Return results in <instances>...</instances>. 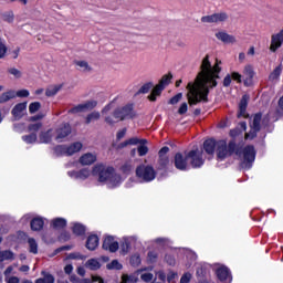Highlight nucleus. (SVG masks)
I'll list each match as a JSON object with an SVG mask.
<instances>
[{"instance_id":"1","label":"nucleus","mask_w":283,"mask_h":283,"mask_svg":"<svg viewBox=\"0 0 283 283\" xmlns=\"http://www.w3.org/2000/svg\"><path fill=\"white\" fill-rule=\"evenodd\" d=\"M220 63L221 61L216 62L213 66H211V62L209 61V55H206L200 65V72L198 73L195 83H188L187 85V98L189 105H198L201 101L207 103L209 98V88L216 87L218 82L216 78H220L218 74H220Z\"/></svg>"},{"instance_id":"2","label":"nucleus","mask_w":283,"mask_h":283,"mask_svg":"<svg viewBox=\"0 0 283 283\" xmlns=\"http://www.w3.org/2000/svg\"><path fill=\"white\" fill-rule=\"evenodd\" d=\"M92 174L98 177V182H107L112 188L118 187L123 182L120 175L116 174L112 166L97 164L93 167Z\"/></svg>"},{"instance_id":"3","label":"nucleus","mask_w":283,"mask_h":283,"mask_svg":"<svg viewBox=\"0 0 283 283\" xmlns=\"http://www.w3.org/2000/svg\"><path fill=\"white\" fill-rule=\"evenodd\" d=\"M189 160L190 165L195 168L202 167L205 163V160H202V155H200L198 150H190L189 153H185V155H182L181 153H177L175 155L176 169L185 171L187 167H189Z\"/></svg>"},{"instance_id":"4","label":"nucleus","mask_w":283,"mask_h":283,"mask_svg":"<svg viewBox=\"0 0 283 283\" xmlns=\"http://www.w3.org/2000/svg\"><path fill=\"white\" fill-rule=\"evenodd\" d=\"M235 151V143L230 142L227 146L226 140L217 142V158L218 160H224V158H229Z\"/></svg>"},{"instance_id":"5","label":"nucleus","mask_w":283,"mask_h":283,"mask_svg":"<svg viewBox=\"0 0 283 283\" xmlns=\"http://www.w3.org/2000/svg\"><path fill=\"white\" fill-rule=\"evenodd\" d=\"M136 176L144 182H151L156 179V170L151 166L140 165L136 168Z\"/></svg>"},{"instance_id":"6","label":"nucleus","mask_w":283,"mask_h":283,"mask_svg":"<svg viewBox=\"0 0 283 283\" xmlns=\"http://www.w3.org/2000/svg\"><path fill=\"white\" fill-rule=\"evenodd\" d=\"M55 143H65L70 134H72V126L69 123H63L53 129Z\"/></svg>"},{"instance_id":"7","label":"nucleus","mask_w":283,"mask_h":283,"mask_svg":"<svg viewBox=\"0 0 283 283\" xmlns=\"http://www.w3.org/2000/svg\"><path fill=\"white\" fill-rule=\"evenodd\" d=\"M227 21H229V13L224 11L201 17V23H214L218 25L220 23H227Z\"/></svg>"},{"instance_id":"8","label":"nucleus","mask_w":283,"mask_h":283,"mask_svg":"<svg viewBox=\"0 0 283 283\" xmlns=\"http://www.w3.org/2000/svg\"><path fill=\"white\" fill-rule=\"evenodd\" d=\"M261 123H262V113H256L253 116L252 123H250L251 130L245 134L247 140L249 139L253 140V138L258 136V132L262 129Z\"/></svg>"},{"instance_id":"9","label":"nucleus","mask_w":283,"mask_h":283,"mask_svg":"<svg viewBox=\"0 0 283 283\" xmlns=\"http://www.w3.org/2000/svg\"><path fill=\"white\" fill-rule=\"evenodd\" d=\"M255 160V148L248 146L243 149V160L241 163L242 169H251Z\"/></svg>"},{"instance_id":"10","label":"nucleus","mask_w":283,"mask_h":283,"mask_svg":"<svg viewBox=\"0 0 283 283\" xmlns=\"http://www.w3.org/2000/svg\"><path fill=\"white\" fill-rule=\"evenodd\" d=\"M136 113H134V107L132 105L124 106L123 108H117L114 111L115 120H125L126 118H134Z\"/></svg>"},{"instance_id":"11","label":"nucleus","mask_w":283,"mask_h":283,"mask_svg":"<svg viewBox=\"0 0 283 283\" xmlns=\"http://www.w3.org/2000/svg\"><path fill=\"white\" fill-rule=\"evenodd\" d=\"M98 105V102L92 99L84 104H80L69 111V114H80L81 112H92Z\"/></svg>"},{"instance_id":"12","label":"nucleus","mask_w":283,"mask_h":283,"mask_svg":"<svg viewBox=\"0 0 283 283\" xmlns=\"http://www.w3.org/2000/svg\"><path fill=\"white\" fill-rule=\"evenodd\" d=\"M102 247L105 251H109L111 253H116V251H118V243L112 235H108L104 239Z\"/></svg>"},{"instance_id":"13","label":"nucleus","mask_w":283,"mask_h":283,"mask_svg":"<svg viewBox=\"0 0 283 283\" xmlns=\"http://www.w3.org/2000/svg\"><path fill=\"white\" fill-rule=\"evenodd\" d=\"M28 109V102H22L17 104L12 111L11 114L13 116V118H15V120H21V118H23V112Z\"/></svg>"},{"instance_id":"14","label":"nucleus","mask_w":283,"mask_h":283,"mask_svg":"<svg viewBox=\"0 0 283 283\" xmlns=\"http://www.w3.org/2000/svg\"><path fill=\"white\" fill-rule=\"evenodd\" d=\"M214 36L216 39H218V41H221L222 43H226V44L238 43V40L233 35L224 31L217 32Z\"/></svg>"},{"instance_id":"15","label":"nucleus","mask_w":283,"mask_h":283,"mask_svg":"<svg viewBox=\"0 0 283 283\" xmlns=\"http://www.w3.org/2000/svg\"><path fill=\"white\" fill-rule=\"evenodd\" d=\"M283 43V29L277 33L272 35V41L270 45L271 52H275L279 48H282Z\"/></svg>"},{"instance_id":"16","label":"nucleus","mask_w":283,"mask_h":283,"mask_svg":"<svg viewBox=\"0 0 283 283\" xmlns=\"http://www.w3.org/2000/svg\"><path fill=\"white\" fill-rule=\"evenodd\" d=\"M253 76H255L253 66L251 64L245 65L243 69L244 85H251V81H253Z\"/></svg>"},{"instance_id":"17","label":"nucleus","mask_w":283,"mask_h":283,"mask_svg":"<svg viewBox=\"0 0 283 283\" xmlns=\"http://www.w3.org/2000/svg\"><path fill=\"white\" fill-rule=\"evenodd\" d=\"M96 154L95 153H86L80 157V164H82L84 167L94 165L96 163Z\"/></svg>"},{"instance_id":"18","label":"nucleus","mask_w":283,"mask_h":283,"mask_svg":"<svg viewBox=\"0 0 283 283\" xmlns=\"http://www.w3.org/2000/svg\"><path fill=\"white\" fill-rule=\"evenodd\" d=\"M52 138H54V129L52 128L41 132L39 135L40 143H43L45 145L52 143Z\"/></svg>"},{"instance_id":"19","label":"nucleus","mask_w":283,"mask_h":283,"mask_svg":"<svg viewBox=\"0 0 283 283\" xmlns=\"http://www.w3.org/2000/svg\"><path fill=\"white\" fill-rule=\"evenodd\" d=\"M83 149V143L75 142L69 146H66V156H74V154H78Z\"/></svg>"},{"instance_id":"20","label":"nucleus","mask_w":283,"mask_h":283,"mask_svg":"<svg viewBox=\"0 0 283 283\" xmlns=\"http://www.w3.org/2000/svg\"><path fill=\"white\" fill-rule=\"evenodd\" d=\"M14 98H17V91L14 90L6 91L0 95V104L3 105L4 103H8L9 101H12Z\"/></svg>"},{"instance_id":"21","label":"nucleus","mask_w":283,"mask_h":283,"mask_svg":"<svg viewBox=\"0 0 283 283\" xmlns=\"http://www.w3.org/2000/svg\"><path fill=\"white\" fill-rule=\"evenodd\" d=\"M249 105V96L243 95L241 98V102L239 104V114L238 116H242L243 118H247V106Z\"/></svg>"},{"instance_id":"22","label":"nucleus","mask_w":283,"mask_h":283,"mask_svg":"<svg viewBox=\"0 0 283 283\" xmlns=\"http://www.w3.org/2000/svg\"><path fill=\"white\" fill-rule=\"evenodd\" d=\"M218 143H216V140L213 139H207L203 143V149L206 153L209 154V156H213V151H216Z\"/></svg>"},{"instance_id":"23","label":"nucleus","mask_w":283,"mask_h":283,"mask_svg":"<svg viewBox=\"0 0 283 283\" xmlns=\"http://www.w3.org/2000/svg\"><path fill=\"white\" fill-rule=\"evenodd\" d=\"M217 277L221 281L224 282L226 280H229L231 277V274L229 273V269L226 266H221L217 270Z\"/></svg>"},{"instance_id":"24","label":"nucleus","mask_w":283,"mask_h":283,"mask_svg":"<svg viewBox=\"0 0 283 283\" xmlns=\"http://www.w3.org/2000/svg\"><path fill=\"white\" fill-rule=\"evenodd\" d=\"M96 247H98V237L97 235L88 237L86 241V249H88V251H94Z\"/></svg>"},{"instance_id":"25","label":"nucleus","mask_w":283,"mask_h":283,"mask_svg":"<svg viewBox=\"0 0 283 283\" xmlns=\"http://www.w3.org/2000/svg\"><path fill=\"white\" fill-rule=\"evenodd\" d=\"M94 120H101V113L98 111H93L85 117V125H90Z\"/></svg>"},{"instance_id":"26","label":"nucleus","mask_w":283,"mask_h":283,"mask_svg":"<svg viewBox=\"0 0 283 283\" xmlns=\"http://www.w3.org/2000/svg\"><path fill=\"white\" fill-rule=\"evenodd\" d=\"M62 87H63L62 84L48 87L45 91V96H49V97L56 96V94H59V92H61Z\"/></svg>"},{"instance_id":"27","label":"nucleus","mask_w":283,"mask_h":283,"mask_svg":"<svg viewBox=\"0 0 283 283\" xmlns=\"http://www.w3.org/2000/svg\"><path fill=\"white\" fill-rule=\"evenodd\" d=\"M146 145L147 139H140L139 146L137 148L139 156H147V154L149 153V148Z\"/></svg>"},{"instance_id":"28","label":"nucleus","mask_w":283,"mask_h":283,"mask_svg":"<svg viewBox=\"0 0 283 283\" xmlns=\"http://www.w3.org/2000/svg\"><path fill=\"white\" fill-rule=\"evenodd\" d=\"M43 219L42 218H34L31 221V229L32 231H41V229H43Z\"/></svg>"},{"instance_id":"29","label":"nucleus","mask_w":283,"mask_h":283,"mask_svg":"<svg viewBox=\"0 0 283 283\" xmlns=\"http://www.w3.org/2000/svg\"><path fill=\"white\" fill-rule=\"evenodd\" d=\"M163 90H165V88H163V86H160V84H157L153 88L150 95L148 96L149 101L155 102L156 101V96H160V94H163Z\"/></svg>"},{"instance_id":"30","label":"nucleus","mask_w":283,"mask_h":283,"mask_svg":"<svg viewBox=\"0 0 283 283\" xmlns=\"http://www.w3.org/2000/svg\"><path fill=\"white\" fill-rule=\"evenodd\" d=\"M28 244L30 253L36 255V253H39V243H36V240H34V238H29Z\"/></svg>"},{"instance_id":"31","label":"nucleus","mask_w":283,"mask_h":283,"mask_svg":"<svg viewBox=\"0 0 283 283\" xmlns=\"http://www.w3.org/2000/svg\"><path fill=\"white\" fill-rule=\"evenodd\" d=\"M75 65L81 72H92V66L90 63H87V61H76Z\"/></svg>"},{"instance_id":"32","label":"nucleus","mask_w":283,"mask_h":283,"mask_svg":"<svg viewBox=\"0 0 283 283\" xmlns=\"http://www.w3.org/2000/svg\"><path fill=\"white\" fill-rule=\"evenodd\" d=\"M86 269H90L91 271H98V269H101V262L96 259H90L86 262Z\"/></svg>"},{"instance_id":"33","label":"nucleus","mask_w":283,"mask_h":283,"mask_svg":"<svg viewBox=\"0 0 283 283\" xmlns=\"http://www.w3.org/2000/svg\"><path fill=\"white\" fill-rule=\"evenodd\" d=\"M43 277H40L35 283H54V275L50 273L42 272Z\"/></svg>"},{"instance_id":"34","label":"nucleus","mask_w":283,"mask_h":283,"mask_svg":"<svg viewBox=\"0 0 283 283\" xmlns=\"http://www.w3.org/2000/svg\"><path fill=\"white\" fill-rule=\"evenodd\" d=\"M171 78H174V75L171 73H168L161 77L158 85H160V87L165 90V87H167V85L171 83Z\"/></svg>"},{"instance_id":"35","label":"nucleus","mask_w":283,"mask_h":283,"mask_svg":"<svg viewBox=\"0 0 283 283\" xmlns=\"http://www.w3.org/2000/svg\"><path fill=\"white\" fill-rule=\"evenodd\" d=\"M6 260H14V253L10 250L0 251V262H6Z\"/></svg>"},{"instance_id":"36","label":"nucleus","mask_w":283,"mask_h":283,"mask_svg":"<svg viewBox=\"0 0 283 283\" xmlns=\"http://www.w3.org/2000/svg\"><path fill=\"white\" fill-rule=\"evenodd\" d=\"M56 156H67V145H57L54 147Z\"/></svg>"},{"instance_id":"37","label":"nucleus","mask_w":283,"mask_h":283,"mask_svg":"<svg viewBox=\"0 0 283 283\" xmlns=\"http://www.w3.org/2000/svg\"><path fill=\"white\" fill-rule=\"evenodd\" d=\"M52 224H53L54 229H63L66 227L67 221L63 218H56L53 220Z\"/></svg>"},{"instance_id":"38","label":"nucleus","mask_w":283,"mask_h":283,"mask_svg":"<svg viewBox=\"0 0 283 283\" xmlns=\"http://www.w3.org/2000/svg\"><path fill=\"white\" fill-rule=\"evenodd\" d=\"M22 140L27 143V145H32L36 143V133H32L30 135L22 136Z\"/></svg>"},{"instance_id":"39","label":"nucleus","mask_w":283,"mask_h":283,"mask_svg":"<svg viewBox=\"0 0 283 283\" xmlns=\"http://www.w3.org/2000/svg\"><path fill=\"white\" fill-rule=\"evenodd\" d=\"M6 54H8V45H6V40L0 36V59H6Z\"/></svg>"},{"instance_id":"40","label":"nucleus","mask_w":283,"mask_h":283,"mask_svg":"<svg viewBox=\"0 0 283 283\" xmlns=\"http://www.w3.org/2000/svg\"><path fill=\"white\" fill-rule=\"evenodd\" d=\"M73 233L75 235H83L85 233V226H83L81 223H74Z\"/></svg>"},{"instance_id":"41","label":"nucleus","mask_w":283,"mask_h":283,"mask_svg":"<svg viewBox=\"0 0 283 283\" xmlns=\"http://www.w3.org/2000/svg\"><path fill=\"white\" fill-rule=\"evenodd\" d=\"M280 74H282V66H276L269 76L270 81H277L280 78Z\"/></svg>"},{"instance_id":"42","label":"nucleus","mask_w":283,"mask_h":283,"mask_svg":"<svg viewBox=\"0 0 283 283\" xmlns=\"http://www.w3.org/2000/svg\"><path fill=\"white\" fill-rule=\"evenodd\" d=\"M7 72L8 74H11V76H14L15 78H21V76H23V73L17 67H9Z\"/></svg>"},{"instance_id":"43","label":"nucleus","mask_w":283,"mask_h":283,"mask_svg":"<svg viewBox=\"0 0 283 283\" xmlns=\"http://www.w3.org/2000/svg\"><path fill=\"white\" fill-rule=\"evenodd\" d=\"M39 109H41V102H32L29 105L30 114H36V112H39Z\"/></svg>"},{"instance_id":"44","label":"nucleus","mask_w":283,"mask_h":283,"mask_svg":"<svg viewBox=\"0 0 283 283\" xmlns=\"http://www.w3.org/2000/svg\"><path fill=\"white\" fill-rule=\"evenodd\" d=\"M154 87V84L151 82H148L144 84L139 91L138 94H148V92Z\"/></svg>"},{"instance_id":"45","label":"nucleus","mask_w":283,"mask_h":283,"mask_svg":"<svg viewBox=\"0 0 283 283\" xmlns=\"http://www.w3.org/2000/svg\"><path fill=\"white\" fill-rule=\"evenodd\" d=\"M123 174H130L134 169V165H132V161H126L122 167H120Z\"/></svg>"},{"instance_id":"46","label":"nucleus","mask_w":283,"mask_h":283,"mask_svg":"<svg viewBox=\"0 0 283 283\" xmlns=\"http://www.w3.org/2000/svg\"><path fill=\"white\" fill-rule=\"evenodd\" d=\"M90 174H91L90 169L84 168L77 172L76 177L80 178V180H85V179L90 178Z\"/></svg>"},{"instance_id":"47","label":"nucleus","mask_w":283,"mask_h":283,"mask_svg":"<svg viewBox=\"0 0 283 283\" xmlns=\"http://www.w3.org/2000/svg\"><path fill=\"white\" fill-rule=\"evenodd\" d=\"M108 270L115 269L116 271H120L123 269V264H120L117 260L112 261L107 264Z\"/></svg>"},{"instance_id":"48","label":"nucleus","mask_w":283,"mask_h":283,"mask_svg":"<svg viewBox=\"0 0 283 283\" xmlns=\"http://www.w3.org/2000/svg\"><path fill=\"white\" fill-rule=\"evenodd\" d=\"M105 123H107V125H116V123H118V120L120 119H116V117H114V112L112 115H106L104 118Z\"/></svg>"},{"instance_id":"49","label":"nucleus","mask_w":283,"mask_h":283,"mask_svg":"<svg viewBox=\"0 0 283 283\" xmlns=\"http://www.w3.org/2000/svg\"><path fill=\"white\" fill-rule=\"evenodd\" d=\"M41 127H43V124H41V123L30 124L28 126V132H33V134H36V132H39V129H41Z\"/></svg>"},{"instance_id":"50","label":"nucleus","mask_w":283,"mask_h":283,"mask_svg":"<svg viewBox=\"0 0 283 283\" xmlns=\"http://www.w3.org/2000/svg\"><path fill=\"white\" fill-rule=\"evenodd\" d=\"M28 96H30V91L28 90H20L15 92V98H28Z\"/></svg>"},{"instance_id":"51","label":"nucleus","mask_w":283,"mask_h":283,"mask_svg":"<svg viewBox=\"0 0 283 283\" xmlns=\"http://www.w3.org/2000/svg\"><path fill=\"white\" fill-rule=\"evenodd\" d=\"M181 99H182V93H178L172 98H170L169 104L176 105V104L180 103Z\"/></svg>"},{"instance_id":"52","label":"nucleus","mask_w":283,"mask_h":283,"mask_svg":"<svg viewBox=\"0 0 283 283\" xmlns=\"http://www.w3.org/2000/svg\"><path fill=\"white\" fill-rule=\"evenodd\" d=\"M3 20L7 21V23H12L14 21V13L12 12L4 13Z\"/></svg>"},{"instance_id":"53","label":"nucleus","mask_w":283,"mask_h":283,"mask_svg":"<svg viewBox=\"0 0 283 283\" xmlns=\"http://www.w3.org/2000/svg\"><path fill=\"white\" fill-rule=\"evenodd\" d=\"M191 277H192L191 273L186 272V273L181 276L180 283H190V282H191Z\"/></svg>"},{"instance_id":"54","label":"nucleus","mask_w":283,"mask_h":283,"mask_svg":"<svg viewBox=\"0 0 283 283\" xmlns=\"http://www.w3.org/2000/svg\"><path fill=\"white\" fill-rule=\"evenodd\" d=\"M159 165L161 167H167L169 165V157L168 156H159Z\"/></svg>"},{"instance_id":"55","label":"nucleus","mask_w":283,"mask_h":283,"mask_svg":"<svg viewBox=\"0 0 283 283\" xmlns=\"http://www.w3.org/2000/svg\"><path fill=\"white\" fill-rule=\"evenodd\" d=\"M140 279L143 280V282H151V280H154V274L144 273L142 274Z\"/></svg>"},{"instance_id":"56","label":"nucleus","mask_w":283,"mask_h":283,"mask_svg":"<svg viewBox=\"0 0 283 283\" xmlns=\"http://www.w3.org/2000/svg\"><path fill=\"white\" fill-rule=\"evenodd\" d=\"M165 261L167 262V264H169V266H174L176 264V259L170 254H167L165 256Z\"/></svg>"},{"instance_id":"57","label":"nucleus","mask_w":283,"mask_h":283,"mask_svg":"<svg viewBox=\"0 0 283 283\" xmlns=\"http://www.w3.org/2000/svg\"><path fill=\"white\" fill-rule=\"evenodd\" d=\"M230 77L237 81V83H242V75L238 72H232Z\"/></svg>"},{"instance_id":"58","label":"nucleus","mask_w":283,"mask_h":283,"mask_svg":"<svg viewBox=\"0 0 283 283\" xmlns=\"http://www.w3.org/2000/svg\"><path fill=\"white\" fill-rule=\"evenodd\" d=\"M126 144L129 145H138L140 144V139H138L137 137H132L129 139H126Z\"/></svg>"},{"instance_id":"59","label":"nucleus","mask_w":283,"mask_h":283,"mask_svg":"<svg viewBox=\"0 0 283 283\" xmlns=\"http://www.w3.org/2000/svg\"><path fill=\"white\" fill-rule=\"evenodd\" d=\"M187 109H188L187 103H182L178 109V114L180 115L187 114Z\"/></svg>"},{"instance_id":"60","label":"nucleus","mask_w":283,"mask_h":283,"mask_svg":"<svg viewBox=\"0 0 283 283\" xmlns=\"http://www.w3.org/2000/svg\"><path fill=\"white\" fill-rule=\"evenodd\" d=\"M6 282H7V283H19L20 280H19V277H17V276H7V277H6Z\"/></svg>"},{"instance_id":"61","label":"nucleus","mask_w":283,"mask_h":283,"mask_svg":"<svg viewBox=\"0 0 283 283\" xmlns=\"http://www.w3.org/2000/svg\"><path fill=\"white\" fill-rule=\"evenodd\" d=\"M157 258H158V254L156 252H149L148 253L149 262H156Z\"/></svg>"},{"instance_id":"62","label":"nucleus","mask_w":283,"mask_h":283,"mask_svg":"<svg viewBox=\"0 0 283 283\" xmlns=\"http://www.w3.org/2000/svg\"><path fill=\"white\" fill-rule=\"evenodd\" d=\"M125 134H127V128H123L117 133V140H120L122 138H125Z\"/></svg>"},{"instance_id":"63","label":"nucleus","mask_w":283,"mask_h":283,"mask_svg":"<svg viewBox=\"0 0 283 283\" xmlns=\"http://www.w3.org/2000/svg\"><path fill=\"white\" fill-rule=\"evenodd\" d=\"M167 154H169V147L164 146V147L159 150V156H167Z\"/></svg>"},{"instance_id":"64","label":"nucleus","mask_w":283,"mask_h":283,"mask_svg":"<svg viewBox=\"0 0 283 283\" xmlns=\"http://www.w3.org/2000/svg\"><path fill=\"white\" fill-rule=\"evenodd\" d=\"M224 87H229L231 85V75H227L223 80Z\"/></svg>"}]
</instances>
